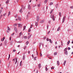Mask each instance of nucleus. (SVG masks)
Segmentation results:
<instances>
[{
    "instance_id": "obj_52",
    "label": "nucleus",
    "mask_w": 73,
    "mask_h": 73,
    "mask_svg": "<svg viewBox=\"0 0 73 73\" xmlns=\"http://www.w3.org/2000/svg\"><path fill=\"white\" fill-rule=\"evenodd\" d=\"M50 33V31H49L47 33L48 35H49V33Z\"/></svg>"
},
{
    "instance_id": "obj_23",
    "label": "nucleus",
    "mask_w": 73,
    "mask_h": 73,
    "mask_svg": "<svg viewBox=\"0 0 73 73\" xmlns=\"http://www.w3.org/2000/svg\"><path fill=\"white\" fill-rule=\"evenodd\" d=\"M57 52H55L54 53V56H56V55H57Z\"/></svg>"
},
{
    "instance_id": "obj_49",
    "label": "nucleus",
    "mask_w": 73,
    "mask_h": 73,
    "mask_svg": "<svg viewBox=\"0 0 73 73\" xmlns=\"http://www.w3.org/2000/svg\"><path fill=\"white\" fill-rule=\"evenodd\" d=\"M40 56H41V57H42V54L41 52H40Z\"/></svg>"
},
{
    "instance_id": "obj_29",
    "label": "nucleus",
    "mask_w": 73,
    "mask_h": 73,
    "mask_svg": "<svg viewBox=\"0 0 73 73\" xmlns=\"http://www.w3.org/2000/svg\"><path fill=\"white\" fill-rule=\"evenodd\" d=\"M22 65V61H21L20 63V66H21Z\"/></svg>"
},
{
    "instance_id": "obj_47",
    "label": "nucleus",
    "mask_w": 73,
    "mask_h": 73,
    "mask_svg": "<svg viewBox=\"0 0 73 73\" xmlns=\"http://www.w3.org/2000/svg\"><path fill=\"white\" fill-rule=\"evenodd\" d=\"M58 3L55 5L56 7H58L57 6H58Z\"/></svg>"
},
{
    "instance_id": "obj_55",
    "label": "nucleus",
    "mask_w": 73,
    "mask_h": 73,
    "mask_svg": "<svg viewBox=\"0 0 73 73\" xmlns=\"http://www.w3.org/2000/svg\"><path fill=\"white\" fill-rule=\"evenodd\" d=\"M70 8H71V9H73V6H71L70 7Z\"/></svg>"
},
{
    "instance_id": "obj_53",
    "label": "nucleus",
    "mask_w": 73,
    "mask_h": 73,
    "mask_svg": "<svg viewBox=\"0 0 73 73\" xmlns=\"http://www.w3.org/2000/svg\"><path fill=\"white\" fill-rule=\"evenodd\" d=\"M48 28H49V26H48V25H47V29H48Z\"/></svg>"
},
{
    "instance_id": "obj_46",
    "label": "nucleus",
    "mask_w": 73,
    "mask_h": 73,
    "mask_svg": "<svg viewBox=\"0 0 73 73\" xmlns=\"http://www.w3.org/2000/svg\"><path fill=\"white\" fill-rule=\"evenodd\" d=\"M6 13H5L3 14V16H5V15H6Z\"/></svg>"
},
{
    "instance_id": "obj_25",
    "label": "nucleus",
    "mask_w": 73,
    "mask_h": 73,
    "mask_svg": "<svg viewBox=\"0 0 73 73\" xmlns=\"http://www.w3.org/2000/svg\"><path fill=\"white\" fill-rule=\"evenodd\" d=\"M59 15L60 17H61V12H59Z\"/></svg>"
},
{
    "instance_id": "obj_31",
    "label": "nucleus",
    "mask_w": 73,
    "mask_h": 73,
    "mask_svg": "<svg viewBox=\"0 0 73 73\" xmlns=\"http://www.w3.org/2000/svg\"><path fill=\"white\" fill-rule=\"evenodd\" d=\"M29 44V42L27 41L26 42V45H27Z\"/></svg>"
},
{
    "instance_id": "obj_19",
    "label": "nucleus",
    "mask_w": 73,
    "mask_h": 73,
    "mask_svg": "<svg viewBox=\"0 0 73 73\" xmlns=\"http://www.w3.org/2000/svg\"><path fill=\"white\" fill-rule=\"evenodd\" d=\"M26 29V26H24L23 27V31H24L25 29Z\"/></svg>"
},
{
    "instance_id": "obj_42",
    "label": "nucleus",
    "mask_w": 73,
    "mask_h": 73,
    "mask_svg": "<svg viewBox=\"0 0 73 73\" xmlns=\"http://www.w3.org/2000/svg\"><path fill=\"white\" fill-rule=\"evenodd\" d=\"M26 48H27V46H25V47H24V50H25V49H26Z\"/></svg>"
},
{
    "instance_id": "obj_51",
    "label": "nucleus",
    "mask_w": 73,
    "mask_h": 73,
    "mask_svg": "<svg viewBox=\"0 0 73 73\" xmlns=\"http://www.w3.org/2000/svg\"><path fill=\"white\" fill-rule=\"evenodd\" d=\"M68 50H70V48L69 47L68 48Z\"/></svg>"
},
{
    "instance_id": "obj_5",
    "label": "nucleus",
    "mask_w": 73,
    "mask_h": 73,
    "mask_svg": "<svg viewBox=\"0 0 73 73\" xmlns=\"http://www.w3.org/2000/svg\"><path fill=\"white\" fill-rule=\"evenodd\" d=\"M14 29L16 32L17 33L18 32V31H17V28H16V27H15L14 28Z\"/></svg>"
},
{
    "instance_id": "obj_2",
    "label": "nucleus",
    "mask_w": 73,
    "mask_h": 73,
    "mask_svg": "<svg viewBox=\"0 0 73 73\" xmlns=\"http://www.w3.org/2000/svg\"><path fill=\"white\" fill-rule=\"evenodd\" d=\"M66 17V16H65L63 17L62 19V23H64V21H65V19Z\"/></svg>"
},
{
    "instance_id": "obj_7",
    "label": "nucleus",
    "mask_w": 73,
    "mask_h": 73,
    "mask_svg": "<svg viewBox=\"0 0 73 73\" xmlns=\"http://www.w3.org/2000/svg\"><path fill=\"white\" fill-rule=\"evenodd\" d=\"M38 66L39 69H40L41 67V64H38Z\"/></svg>"
},
{
    "instance_id": "obj_17",
    "label": "nucleus",
    "mask_w": 73,
    "mask_h": 73,
    "mask_svg": "<svg viewBox=\"0 0 73 73\" xmlns=\"http://www.w3.org/2000/svg\"><path fill=\"white\" fill-rule=\"evenodd\" d=\"M67 50H68V48H65L64 50V52L65 51H66Z\"/></svg>"
},
{
    "instance_id": "obj_22",
    "label": "nucleus",
    "mask_w": 73,
    "mask_h": 73,
    "mask_svg": "<svg viewBox=\"0 0 73 73\" xmlns=\"http://www.w3.org/2000/svg\"><path fill=\"white\" fill-rule=\"evenodd\" d=\"M70 43V40H69L68 42L67 43V45H68L69 44V43Z\"/></svg>"
},
{
    "instance_id": "obj_40",
    "label": "nucleus",
    "mask_w": 73,
    "mask_h": 73,
    "mask_svg": "<svg viewBox=\"0 0 73 73\" xmlns=\"http://www.w3.org/2000/svg\"><path fill=\"white\" fill-rule=\"evenodd\" d=\"M45 70H46V71H48V68H47V67H46L45 68Z\"/></svg>"
},
{
    "instance_id": "obj_9",
    "label": "nucleus",
    "mask_w": 73,
    "mask_h": 73,
    "mask_svg": "<svg viewBox=\"0 0 73 73\" xmlns=\"http://www.w3.org/2000/svg\"><path fill=\"white\" fill-rule=\"evenodd\" d=\"M44 21H45V20H42V21H41L40 23H44Z\"/></svg>"
},
{
    "instance_id": "obj_37",
    "label": "nucleus",
    "mask_w": 73,
    "mask_h": 73,
    "mask_svg": "<svg viewBox=\"0 0 73 73\" xmlns=\"http://www.w3.org/2000/svg\"><path fill=\"white\" fill-rule=\"evenodd\" d=\"M21 34H22V32H21L20 33H19V36H21Z\"/></svg>"
},
{
    "instance_id": "obj_60",
    "label": "nucleus",
    "mask_w": 73,
    "mask_h": 73,
    "mask_svg": "<svg viewBox=\"0 0 73 73\" xmlns=\"http://www.w3.org/2000/svg\"><path fill=\"white\" fill-rule=\"evenodd\" d=\"M50 20L48 21V23H49V24H50Z\"/></svg>"
},
{
    "instance_id": "obj_16",
    "label": "nucleus",
    "mask_w": 73,
    "mask_h": 73,
    "mask_svg": "<svg viewBox=\"0 0 73 73\" xmlns=\"http://www.w3.org/2000/svg\"><path fill=\"white\" fill-rule=\"evenodd\" d=\"M57 64L58 65H60V62H59V61H57Z\"/></svg>"
},
{
    "instance_id": "obj_44",
    "label": "nucleus",
    "mask_w": 73,
    "mask_h": 73,
    "mask_svg": "<svg viewBox=\"0 0 73 73\" xmlns=\"http://www.w3.org/2000/svg\"><path fill=\"white\" fill-rule=\"evenodd\" d=\"M31 29H29V31H28V32H31Z\"/></svg>"
},
{
    "instance_id": "obj_30",
    "label": "nucleus",
    "mask_w": 73,
    "mask_h": 73,
    "mask_svg": "<svg viewBox=\"0 0 73 73\" xmlns=\"http://www.w3.org/2000/svg\"><path fill=\"white\" fill-rule=\"evenodd\" d=\"M11 15V12L9 11V13H8V16H9V15Z\"/></svg>"
},
{
    "instance_id": "obj_12",
    "label": "nucleus",
    "mask_w": 73,
    "mask_h": 73,
    "mask_svg": "<svg viewBox=\"0 0 73 73\" xmlns=\"http://www.w3.org/2000/svg\"><path fill=\"white\" fill-rule=\"evenodd\" d=\"M25 55H24L23 56L22 59L23 60H25Z\"/></svg>"
},
{
    "instance_id": "obj_64",
    "label": "nucleus",
    "mask_w": 73,
    "mask_h": 73,
    "mask_svg": "<svg viewBox=\"0 0 73 73\" xmlns=\"http://www.w3.org/2000/svg\"><path fill=\"white\" fill-rule=\"evenodd\" d=\"M13 35H14V33H13L11 34V36H13Z\"/></svg>"
},
{
    "instance_id": "obj_26",
    "label": "nucleus",
    "mask_w": 73,
    "mask_h": 73,
    "mask_svg": "<svg viewBox=\"0 0 73 73\" xmlns=\"http://www.w3.org/2000/svg\"><path fill=\"white\" fill-rule=\"evenodd\" d=\"M60 27H58V29H57V31H60Z\"/></svg>"
},
{
    "instance_id": "obj_13",
    "label": "nucleus",
    "mask_w": 73,
    "mask_h": 73,
    "mask_svg": "<svg viewBox=\"0 0 73 73\" xmlns=\"http://www.w3.org/2000/svg\"><path fill=\"white\" fill-rule=\"evenodd\" d=\"M64 54L66 55H68V51H66L64 52Z\"/></svg>"
},
{
    "instance_id": "obj_58",
    "label": "nucleus",
    "mask_w": 73,
    "mask_h": 73,
    "mask_svg": "<svg viewBox=\"0 0 73 73\" xmlns=\"http://www.w3.org/2000/svg\"><path fill=\"white\" fill-rule=\"evenodd\" d=\"M10 63H11V61H10V62L9 63V66H8V67H9V65L10 64Z\"/></svg>"
},
{
    "instance_id": "obj_27",
    "label": "nucleus",
    "mask_w": 73,
    "mask_h": 73,
    "mask_svg": "<svg viewBox=\"0 0 73 73\" xmlns=\"http://www.w3.org/2000/svg\"><path fill=\"white\" fill-rule=\"evenodd\" d=\"M7 44V40H6L5 42V45H6Z\"/></svg>"
},
{
    "instance_id": "obj_45",
    "label": "nucleus",
    "mask_w": 73,
    "mask_h": 73,
    "mask_svg": "<svg viewBox=\"0 0 73 73\" xmlns=\"http://www.w3.org/2000/svg\"><path fill=\"white\" fill-rule=\"evenodd\" d=\"M41 43H39V46H40H40H41Z\"/></svg>"
},
{
    "instance_id": "obj_62",
    "label": "nucleus",
    "mask_w": 73,
    "mask_h": 73,
    "mask_svg": "<svg viewBox=\"0 0 73 73\" xmlns=\"http://www.w3.org/2000/svg\"><path fill=\"white\" fill-rule=\"evenodd\" d=\"M54 69V68L53 67H51V69Z\"/></svg>"
},
{
    "instance_id": "obj_36",
    "label": "nucleus",
    "mask_w": 73,
    "mask_h": 73,
    "mask_svg": "<svg viewBox=\"0 0 73 73\" xmlns=\"http://www.w3.org/2000/svg\"><path fill=\"white\" fill-rule=\"evenodd\" d=\"M18 27H20L21 25V24H18Z\"/></svg>"
},
{
    "instance_id": "obj_15",
    "label": "nucleus",
    "mask_w": 73,
    "mask_h": 73,
    "mask_svg": "<svg viewBox=\"0 0 73 73\" xmlns=\"http://www.w3.org/2000/svg\"><path fill=\"white\" fill-rule=\"evenodd\" d=\"M9 0H7L5 2L6 4H8L9 3Z\"/></svg>"
},
{
    "instance_id": "obj_32",
    "label": "nucleus",
    "mask_w": 73,
    "mask_h": 73,
    "mask_svg": "<svg viewBox=\"0 0 73 73\" xmlns=\"http://www.w3.org/2000/svg\"><path fill=\"white\" fill-rule=\"evenodd\" d=\"M53 3L52 2H51L50 3V5H53Z\"/></svg>"
},
{
    "instance_id": "obj_6",
    "label": "nucleus",
    "mask_w": 73,
    "mask_h": 73,
    "mask_svg": "<svg viewBox=\"0 0 73 73\" xmlns=\"http://www.w3.org/2000/svg\"><path fill=\"white\" fill-rule=\"evenodd\" d=\"M23 9V7L21 8V9L20 11L19 12H20V13H23V11L22 10Z\"/></svg>"
},
{
    "instance_id": "obj_20",
    "label": "nucleus",
    "mask_w": 73,
    "mask_h": 73,
    "mask_svg": "<svg viewBox=\"0 0 73 73\" xmlns=\"http://www.w3.org/2000/svg\"><path fill=\"white\" fill-rule=\"evenodd\" d=\"M66 61L65 60L64 62L63 65H65V64H66Z\"/></svg>"
},
{
    "instance_id": "obj_3",
    "label": "nucleus",
    "mask_w": 73,
    "mask_h": 73,
    "mask_svg": "<svg viewBox=\"0 0 73 73\" xmlns=\"http://www.w3.org/2000/svg\"><path fill=\"white\" fill-rule=\"evenodd\" d=\"M28 9H31V7L30 6V5L29 4L28 5Z\"/></svg>"
},
{
    "instance_id": "obj_38",
    "label": "nucleus",
    "mask_w": 73,
    "mask_h": 73,
    "mask_svg": "<svg viewBox=\"0 0 73 73\" xmlns=\"http://www.w3.org/2000/svg\"><path fill=\"white\" fill-rule=\"evenodd\" d=\"M7 28H8V31H9L10 30V28H9V27H8Z\"/></svg>"
},
{
    "instance_id": "obj_57",
    "label": "nucleus",
    "mask_w": 73,
    "mask_h": 73,
    "mask_svg": "<svg viewBox=\"0 0 73 73\" xmlns=\"http://www.w3.org/2000/svg\"><path fill=\"white\" fill-rule=\"evenodd\" d=\"M10 56H11V55L9 54L8 57L9 58H10Z\"/></svg>"
},
{
    "instance_id": "obj_18",
    "label": "nucleus",
    "mask_w": 73,
    "mask_h": 73,
    "mask_svg": "<svg viewBox=\"0 0 73 73\" xmlns=\"http://www.w3.org/2000/svg\"><path fill=\"white\" fill-rule=\"evenodd\" d=\"M50 43H51V44H52V43H53V41H52V40H51V39H50Z\"/></svg>"
},
{
    "instance_id": "obj_33",
    "label": "nucleus",
    "mask_w": 73,
    "mask_h": 73,
    "mask_svg": "<svg viewBox=\"0 0 73 73\" xmlns=\"http://www.w3.org/2000/svg\"><path fill=\"white\" fill-rule=\"evenodd\" d=\"M37 58V57H35L34 58V60L35 61V60H36V58Z\"/></svg>"
},
{
    "instance_id": "obj_39",
    "label": "nucleus",
    "mask_w": 73,
    "mask_h": 73,
    "mask_svg": "<svg viewBox=\"0 0 73 73\" xmlns=\"http://www.w3.org/2000/svg\"><path fill=\"white\" fill-rule=\"evenodd\" d=\"M2 10H0V15H1V12H2Z\"/></svg>"
},
{
    "instance_id": "obj_61",
    "label": "nucleus",
    "mask_w": 73,
    "mask_h": 73,
    "mask_svg": "<svg viewBox=\"0 0 73 73\" xmlns=\"http://www.w3.org/2000/svg\"><path fill=\"white\" fill-rule=\"evenodd\" d=\"M55 45H56V44H57V42H55Z\"/></svg>"
},
{
    "instance_id": "obj_41",
    "label": "nucleus",
    "mask_w": 73,
    "mask_h": 73,
    "mask_svg": "<svg viewBox=\"0 0 73 73\" xmlns=\"http://www.w3.org/2000/svg\"><path fill=\"white\" fill-rule=\"evenodd\" d=\"M33 25H31V26L30 27V28H32V27H33Z\"/></svg>"
},
{
    "instance_id": "obj_48",
    "label": "nucleus",
    "mask_w": 73,
    "mask_h": 73,
    "mask_svg": "<svg viewBox=\"0 0 73 73\" xmlns=\"http://www.w3.org/2000/svg\"><path fill=\"white\" fill-rule=\"evenodd\" d=\"M2 16H3V15H1L0 16V20L1 19V17H2Z\"/></svg>"
},
{
    "instance_id": "obj_21",
    "label": "nucleus",
    "mask_w": 73,
    "mask_h": 73,
    "mask_svg": "<svg viewBox=\"0 0 73 73\" xmlns=\"http://www.w3.org/2000/svg\"><path fill=\"white\" fill-rule=\"evenodd\" d=\"M54 10V9H53L51 11L50 13V14H51V13H52V12H53Z\"/></svg>"
},
{
    "instance_id": "obj_1",
    "label": "nucleus",
    "mask_w": 73,
    "mask_h": 73,
    "mask_svg": "<svg viewBox=\"0 0 73 73\" xmlns=\"http://www.w3.org/2000/svg\"><path fill=\"white\" fill-rule=\"evenodd\" d=\"M50 17L51 19H52V20H53V21H54V20H55V18H54V15H53L52 16V15H51Z\"/></svg>"
},
{
    "instance_id": "obj_56",
    "label": "nucleus",
    "mask_w": 73,
    "mask_h": 73,
    "mask_svg": "<svg viewBox=\"0 0 73 73\" xmlns=\"http://www.w3.org/2000/svg\"><path fill=\"white\" fill-rule=\"evenodd\" d=\"M13 52H16V50H13Z\"/></svg>"
},
{
    "instance_id": "obj_11",
    "label": "nucleus",
    "mask_w": 73,
    "mask_h": 73,
    "mask_svg": "<svg viewBox=\"0 0 73 73\" xmlns=\"http://www.w3.org/2000/svg\"><path fill=\"white\" fill-rule=\"evenodd\" d=\"M4 39H5V37H3V39L2 38H1V41H2V42H3V41H4Z\"/></svg>"
},
{
    "instance_id": "obj_8",
    "label": "nucleus",
    "mask_w": 73,
    "mask_h": 73,
    "mask_svg": "<svg viewBox=\"0 0 73 73\" xmlns=\"http://www.w3.org/2000/svg\"><path fill=\"white\" fill-rule=\"evenodd\" d=\"M18 20H19V21H21V17L18 16Z\"/></svg>"
},
{
    "instance_id": "obj_35",
    "label": "nucleus",
    "mask_w": 73,
    "mask_h": 73,
    "mask_svg": "<svg viewBox=\"0 0 73 73\" xmlns=\"http://www.w3.org/2000/svg\"><path fill=\"white\" fill-rule=\"evenodd\" d=\"M46 40H47V41H50V39L48 38H47Z\"/></svg>"
},
{
    "instance_id": "obj_43",
    "label": "nucleus",
    "mask_w": 73,
    "mask_h": 73,
    "mask_svg": "<svg viewBox=\"0 0 73 73\" xmlns=\"http://www.w3.org/2000/svg\"><path fill=\"white\" fill-rule=\"evenodd\" d=\"M27 36H25L24 37V38H25V39H27Z\"/></svg>"
},
{
    "instance_id": "obj_50",
    "label": "nucleus",
    "mask_w": 73,
    "mask_h": 73,
    "mask_svg": "<svg viewBox=\"0 0 73 73\" xmlns=\"http://www.w3.org/2000/svg\"><path fill=\"white\" fill-rule=\"evenodd\" d=\"M40 6H41V5L40 4H39L38 5V7H40Z\"/></svg>"
},
{
    "instance_id": "obj_24",
    "label": "nucleus",
    "mask_w": 73,
    "mask_h": 73,
    "mask_svg": "<svg viewBox=\"0 0 73 73\" xmlns=\"http://www.w3.org/2000/svg\"><path fill=\"white\" fill-rule=\"evenodd\" d=\"M35 25L36 27H37V25H38V22L35 23Z\"/></svg>"
},
{
    "instance_id": "obj_63",
    "label": "nucleus",
    "mask_w": 73,
    "mask_h": 73,
    "mask_svg": "<svg viewBox=\"0 0 73 73\" xmlns=\"http://www.w3.org/2000/svg\"><path fill=\"white\" fill-rule=\"evenodd\" d=\"M28 16H29V15H28L27 16V19H28Z\"/></svg>"
},
{
    "instance_id": "obj_54",
    "label": "nucleus",
    "mask_w": 73,
    "mask_h": 73,
    "mask_svg": "<svg viewBox=\"0 0 73 73\" xmlns=\"http://www.w3.org/2000/svg\"><path fill=\"white\" fill-rule=\"evenodd\" d=\"M17 17V15H16L15 16V17L16 18Z\"/></svg>"
},
{
    "instance_id": "obj_34",
    "label": "nucleus",
    "mask_w": 73,
    "mask_h": 73,
    "mask_svg": "<svg viewBox=\"0 0 73 73\" xmlns=\"http://www.w3.org/2000/svg\"><path fill=\"white\" fill-rule=\"evenodd\" d=\"M17 24H15L13 25L14 27H15L16 26H17Z\"/></svg>"
},
{
    "instance_id": "obj_4",
    "label": "nucleus",
    "mask_w": 73,
    "mask_h": 73,
    "mask_svg": "<svg viewBox=\"0 0 73 73\" xmlns=\"http://www.w3.org/2000/svg\"><path fill=\"white\" fill-rule=\"evenodd\" d=\"M40 20V18L38 16H37L36 17V20L37 21H38Z\"/></svg>"
},
{
    "instance_id": "obj_14",
    "label": "nucleus",
    "mask_w": 73,
    "mask_h": 73,
    "mask_svg": "<svg viewBox=\"0 0 73 73\" xmlns=\"http://www.w3.org/2000/svg\"><path fill=\"white\" fill-rule=\"evenodd\" d=\"M15 60H16L15 64H16V63H17V58H15Z\"/></svg>"
},
{
    "instance_id": "obj_59",
    "label": "nucleus",
    "mask_w": 73,
    "mask_h": 73,
    "mask_svg": "<svg viewBox=\"0 0 73 73\" xmlns=\"http://www.w3.org/2000/svg\"><path fill=\"white\" fill-rule=\"evenodd\" d=\"M32 56L33 58V57H34V56H33V54L32 55Z\"/></svg>"
},
{
    "instance_id": "obj_28",
    "label": "nucleus",
    "mask_w": 73,
    "mask_h": 73,
    "mask_svg": "<svg viewBox=\"0 0 73 73\" xmlns=\"http://www.w3.org/2000/svg\"><path fill=\"white\" fill-rule=\"evenodd\" d=\"M47 1H48V0H45L44 1V3H45V4H46V3H47Z\"/></svg>"
},
{
    "instance_id": "obj_10",
    "label": "nucleus",
    "mask_w": 73,
    "mask_h": 73,
    "mask_svg": "<svg viewBox=\"0 0 73 73\" xmlns=\"http://www.w3.org/2000/svg\"><path fill=\"white\" fill-rule=\"evenodd\" d=\"M31 36H32V34H31L28 37V39H29V38H30L31 37Z\"/></svg>"
}]
</instances>
